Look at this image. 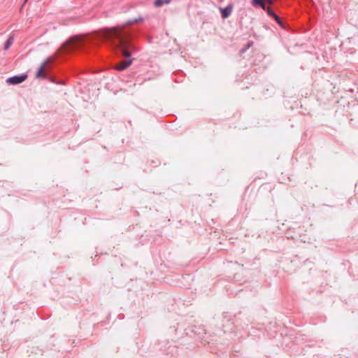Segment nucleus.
I'll return each instance as SVG.
<instances>
[{
  "label": "nucleus",
  "instance_id": "nucleus-4",
  "mask_svg": "<svg viewBox=\"0 0 358 358\" xmlns=\"http://www.w3.org/2000/svg\"><path fill=\"white\" fill-rule=\"evenodd\" d=\"M27 78V73L14 76L6 79V83L9 85H15L22 83Z\"/></svg>",
  "mask_w": 358,
  "mask_h": 358
},
{
  "label": "nucleus",
  "instance_id": "nucleus-12",
  "mask_svg": "<svg viewBox=\"0 0 358 358\" xmlns=\"http://www.w3.org/2000/svg\"><path fill=\"white\" fill-rule=\"evenodd\" d=\"M273 20L275 21V22L279 26H280L282 28H285V24H284L283 21L282 20V19L278 15L276 16H275Z\"/></svg>",
  "mask_w": 358,
  "mask_h": 358
},
{
  "label": "nucleus",
  "instance_id": "nucleus-11",
  "mask_svg": "<svg viewBox=\"0 0 358 358\" xmlns=\"http://www.w3.org/2000/svg\"><path fill=\"white\" fill-rule=\"evenodd\" d=\"M253 44L252 41H248L247 44L240 50V55L245 53Z\"/></svg>",
  "mask_w": 358,
  "mask_h": 358
},
{
  "label": "nucleus",
  "instance_id": "nucleus-13",
  "mask_svg": "<svg viewBox=\"0 0 358 358\" xmlns=\"http://www.w3.org/2000/svg\"><path fill=\"white\" fill-rule=\"evenodd\" d=\"M143 20V17H140L134 18L133 20H129L128 22V24H134V23H138L139 22H142Z\"/></svg>",
  "mask_w": 358,
  "mask_h": 358
},
{
  "label": "nucleus",
  "instance_id": "nucleus-9",
  "mask_svg": "<svg viewBox=\"0 0 358 358\" xmlns=\"http://www.w3.org/2000/svg\"><path fill=\"white\" fill-rule=\"evenodd\" d=\"M170 1V0H155L154 1V6L155 7H160L164 4H169Z\"/></svg>",
  "mask_w": 358,
  "mask_h": 358
},
{
  "label": "nucleus",
  "instance_id": "nucleus-10",
  "mask_svg": "<svg viewBox=\"0 0 358 358\" xmlns=\"http://www.w3.org/2000/svg\"><path fill=\"white\" fill-rule=\"evenodd\" d=\"M263 10L266 11L268 15L272 17L273 19L275 17V16L277 15V14L268 6H266V8Z\"/></svg>",
  "mask_w": 358,
  "mask_h": 358
},
{
  "label": "nucleus",
  "instance_id": "nucleus-5",
  "mask_svg": "<svg viewBox=\"0 0 358 358\" xmlns=\"http://www.w3.org/2000/svg\"><path fill=\"white\" fill-rule=\"evenodd\" d=\"M275 0H252L251 4L256 8L265 9L266 4L272 5Z\"/></svg>",
  "mask_w": 358,
  "mask_h": 358
},
{
  "label": "nucleus",
  "instance_id": "nucleus-1",
  "mask_svg": "<svg viewBox=\"0 0 358 358\" xmlns=\"http://www.w3.org/2000/svg\"><path fill=\"white\" fill-rule=\"evenodd\" d=\"M100 42L111 48L117 57L121 59L114 64V69L122 71L129 67L134 58L132 56L138 51L133 42V34L125 27H113L99 31L97 36Z\"/></svg>",
  "mask_w": 358,
  "mask_h": 358
},
{
  "label": "nucleus",
  "instance_id": "nucleus-3",
  "mask_svg": "<svg viewBox=\"0 0 358 358\" xmlns=\"http://www.w3.org/2000/svg\"><path fill=\"white\" fill-rule=\"evenodd\" d=\"M52 69L53 62L50 58H48L38 68L36 73V78L40 79H45L48 78V76L51 74Z\"/></svg>",
  "mask_w": 358,
  "mask_h": 358
},
{
  "label": "nucleus",
  "instance_id": "nucleus-2",
  "mask_svg": "<svg viewBox=\"0 0 358 358\" xmlns=\"http://www.w3.org/2000/svg\"><path fill=\"white\" fill-rule=\"evenodd\" d=\"M87 43L88 41L87 40L73 38L61 46L59 48L60 54L64 55L78 50L85 51Z\"/></svg>",
  "mask_w": 358,
  "mask_h": 358
},
{
  "label": "nucleus",
  "instance_id": "nucleus-7",
  "mask_svg": "<svg viewBox=\"0 0 358 358\" xmlns=\"http://www.w3.org/2000/svg\"><path fill=\"white\" fill-rule=\"evenodd\" d=\"M45 79L48 80L50 82L57 84V85H65L64 80H58L55 76L50 74L48 76V78Z\"/></svg>",
  "mask_w": 358,
  "mask_h": 358
},
{
  "label": "nucleus",
  "instance_id": "nucleus-8",
  "mask_svg": "<svg viewBox=\"0 0 358 358\" xmlns=\"http://www.w3.org/2000/svg\"><path fill=\"white\" fill-rule=\"evenodd\" d=\"M14 38L13 36H9L8 38L6 40V41L4 43L3 49L5 50H7L10 48V47L12 45L13 43Z\"/></svg>",
  "mask_w": 358,
  "mask_h": 358
},
{
  "label": "nucleus",
  "instance_id": "nucleus-14",
  "mask_svg": "<svg viewBox=\"0 0 358 358\" xmlns=\"http://www.w3.org/2000/svg\"><path fill=\"white\" fill-rule=\"evenodd\" d=\"M27 1H28V0H24V3H23V5H24V4H25V3H27Z\"/></svg>",
  "mask_w": 358,
  "mask_h": 358
},
{
  "label": "nucleus",
  "instance_id": "nucleus-6",
  "mask_svg": "<svg viewBox=\"0 0 358 358\" xmlns=\"http://www.w3.org/2000/svg\"><path fill=\"white\" fill-rule=\"evenodd\" d=\"M233 10V6L229 4L224 8H220L221 16L223 19H226L229 17Z\"/></svg>",
  "mask_w": 358,
  "mask_h": 358
}]
</instances>
